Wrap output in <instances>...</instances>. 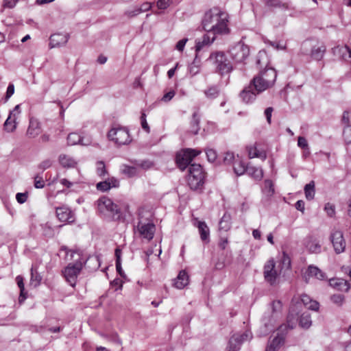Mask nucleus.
I'll use <instances>...</instances> for the list:
<instances>
[{"label":"nucleus","instance_id":"nucleus-1","mask_svg":"<svg viewBox=\"0 0 351 351\" xmlns=\"http://www.w3.org/2000/svg\"><path fill=\"white\" fill-rule=\"evenodd\" d=\"M228 23V14L216 7L206 11L202 19L204 30L215 36L229 33Z\"/></svg>","mask_w":351,"mask_h":351},{"label":"nucleus","instance_id":"nucleus-2","mask_svg":"<svg viewBox=\"0 0 351 351\" xmlns=\"http://www.w3.org/2000/svg\"><path fill=\"white\" fill-rule=\"evenodd\" d=\"M282 303L280 301H274L271 309L265 312L261 319L262 325L258 330V336L265 337L274 330L277 320L280 317Z\"/></svg>","mask_w":351,"mask_h":351},{"label":"nucleus","instance_id":"nucleus-3","mask_svg":"<svg viewBox=\"0 0 351 351\" xmlns=\"http://www.w3.org/2000/svg\"><path fill=\"white\" fill-rule=\"evenodd\" d=\"M277 73L276 70L271 67H267L252 80V84L257 93H261L269 88L271 87L276 80Z\"/></svg>","mask_w":351,"mask_h":351},{"label":"nucleus","instance_id":"nucleus-4","mask_svg":"<svg viewBox=\"0 0 351 351\" xmlns=\"http://www.w3.org/2000/svg\"><path fill=\"white\" fill-rule=\"evenodd\" d=\"M149 212L144 210H139L138 213V223L134 226V230H136L139 235L143 239L150 241L153 239L156 227L152 219Z\"/></svg>","mask_w":351,"mask_h":351},{"label":"nucleus","instance_id":"nucleus-5","mask_svg":"<svg viewBox=\"0 0 351 351\" xmlns=\"http://www.w3.org/2000/svg\"><path fill=\"white\" fill-rule=\"evenodd\" d=\"M98 212L105 218L119 220L121 213L119 206L106 196L101 197L97 202Z\"/></svg>","mask_w":351,"mask_h":351},{"label":"nucleus","instance_id":"nucleus-6","mask_svg":"<svg viewBox=\"0 0 351 351\" xmlns=\"http://www.w3.org/2000/svg\"><path fill=\"white\" fill-rule=\"evenodd\" d=\"M204 172L200 165H190L189 167L188 184L192 190L201 189L204 183Z\"/></svg>","mask_w":351,"mask_h":351},{"label":"nucleus","instance_id":"nucleus-7","mask_svg":"<svg viewBox=\"0 0 351 351\" xmlns=\"http://www.w3.org/2000/svg\"><path fill=\"white\" fill-rule=\"evenodd\" d=\"M209 59L213 60L217 71L221 75L228 74L232 70V66L230 62L222 51L211 53Z\"/></svg>","mask_w":351,"mask_h":351},{"label":"nucleus","instance_id":"nucleus-8","mask_svg":"<svg viewBox=\"0 0 351 351\" xmlns=\"http://www.w3.org/2000/svg\"><path fill=\"white\" fill-rule=\"evenodd\" d=\"M200 153V150L190 148L178 152L176 156L178 167L180 170L184 171L191 164L193 159Z\"/></svg>","mask_w":351,"mask_h":351},{"label":"nucleus","instance_id":"nucleus-9","mask_svg":"<svg viewBox=\"0 0 351 351\" xmlns=\"http://www.w3.org/2000/svg\"><path fill=\"white\" fill-rule=\"evenodd\" d=\"M108 137L119 145L128 144L131 141L129 131L126 128H114L108 133Z\"/></svg>","mask_w":351,"mask_h":351},{"label":"nucleus","instance_id":"nucleus-10","mask_svg":"<svg viewBox=\"0 0 351 351\" xmlns=\"http://www.w3.org/2000/svg\"><path fill=\"white\" fill-rule=\"evenodd\" d=\"M83 267L82 261H76L75 263H69L63 271V275L66 280L71 287H75L77 278Z\"/></svg>","mask_w":351,"mask_h":351},{"label":"nucleus","instance_id":"nucleus-11","mask_svg":"<svg viewBox=\"0 0 351 351\" xmlns=\"http://www.w3.org/2000/svg\"><path fill=\"white\" fill-rule=\"evenodd\" d=\"M231 58L237 62H243L250 54V49L243 43L239 42L230 49Z\"/></svg>","mask_w":351,"mask_h":351},{"label":"nucleus","instance_id":"nucleus-12","mask_svg":"<svg viewBox=\"0 0 351 351\" xmlns=\"http://www.w3.org/2000/svg\"><path fill=\"white\" fill-rule=\"evenodd\" d=\"M263 273L265 280L271 285H275L280 273L276 269V264L273 259L269 260L265 263Z\"/></svg>","mask_w":351,"mask_h":351},{"label":"nucleus","instance_id":"nucleus-13","mask_svg":"<svg viewBox=\"0 0 351 351\" xmlns=\"http://www.w3.org/2000/svg\"><path fill=\"white\" fill-rule=\"evenodd\" d=\"M330 238L335 252L337 254L343 252L346 248V241L343 238V232L340 230H335L331 233Z\"/></svg>","mask_w":351,"mask_h":351},{"label":"nucleus","instance_id":"nucleus-14","mask_svg":"<svg viewBox=\"0 0 351 351\" xmlns=\"http://www.w3.org/2000/svg\"><path fill=\"white\" fill-rule=\"evenodd\" d=\"M311 278H315L319 280H324L326 279V275L317 267L309 265L303 275V278L306 283H309Z\"/></svg>","mask_w":351,"mask_h":351},{"label":"nucleus","instance_id":"nucleus-15","mask_svg":"<svg viewBox=\"0 0 351 351\" xmlns=\"http://www.w3.org/2000/svg\"><path fill=\"white\" fill-rule=\"evenodd\" d=\"M257 91L254 88V86L252 84V81L250 82L248 86L243 88V90L240 93V97L241 100L245 104H251L252 103L256 97Z\"/></svg>","mask_w":351,"mask_h":351},{"label":"nucleus","instance_id":"nucleus-16","mask_svg":"<svg viewBox=\"0 0 351 351\" xmlns=\"http://www.w3.org/2000/svg\"><path fill=\"white\" fill-rule=\"evenodd\" d=\"M42 132L41 124L40 121L34 118L29 119V126L27 128L26 135L28 138H35L38 136Z\"/></svg>","mask_w":351,"mask_h":351},{"label":"nucleus","instance_id":"nucleus-17","mask_svg":"<svg viewBox=\"0 0 351 351\" xmlns=\"http://www.w3.org/2000/svg\"><path fill=\"white\" fill-rule=\"evenodd\" d=\"M333 54L351 64V49L347 46H337L332 49Z\"/></svg>","mask_w":351,"mask_h":351},{"label":"nucleus","instance_id":"nucleus-18","mask_svg":"<svg viewBox=\"0 0 351 351\" xmlns=\"http://www.w3.org/2000/svg\"><path fill=\"white\" fill-rule=\"evenodd\" d=\"M69 38L68 34H54L50 36V48L59 47L65 45Z\"/></svg>","mask_w":351,"mask_h":351},{"label":"nucleus","instance_id":"nucleus-19","mask_svg":"<svg viewBox=\"0 0 351 351\" xmlns=\"http://www.w3.org/2000/svg\"><path fill=\"white\" fill-rule=\"evenodd\" d=\"M56 213L58 219L62 222L72 223L74 221L73 214L67 207H58Z\"/></svg>","mask_w":351,"mask_h":351},{"label":"nucleus","instance_id":"nucleus-20","mask_svg":"<svg viewBox=\"0 0 351 351\" xmlns=\"http://www.w3.org/2000/svg\"><path fill=\"white\" fill-rule=\"evenodd\" d=\"M216 36L214 34H210V32H206L202 38L201 40H196L195 45V51L196 53L202 49L204 47H208L211 45L215 40L216 39Z\"/></svg>","mask_w":351,"mask_h":351},{"label":"nucleus","instance_id":"nucleus-21","mask_svg":"<svg viewBox=\"0 0 351 351\" xmlns=\"http://www.w3.org/2000/svg\"><path fill=\"white\" fill-rule=\"evenodd\" d=\"M329 285L341 291H348L350 289L349 282L342 278H332L329 280Z\"/></svg>","mask_w":351,"mask_h":351},{"label":"nucleus","instance_id":"nucleus-22","mask_svg":"<svg viewBox=\"0 0 351 351\" xmlns=\"http://www.w3.org/2000/svg\"><path fill=\"white\" fill-rule=\"evenodd\" d=\"M189 283V276L184 270L179 272L177 278L174 280L173 285L177 289H183Z\"/></svg>","mask_w":351,"mask_h":351},{"label":"nucleus","instance_id":"nucleus-23","mask_svg":"<svg viewBox=\"0 0 351 351\" xmlns=\"http://www.w3.org/2000/svg\"><path fill=\"white\" fill-rule=\"evenodd\" d=\"M306 247L311 253H319L321 252V245L317 239L310 237L306 242Z\"/></svg>","mask_w":351,"mask_h":351},{"label":"nucleus","instance_id":"nucleus-24","mask_svg":"<svg viewBox=\"0 0 351 351\" xmlns=\"http://www.w3.org/2000/svg\"><path fill=\"white\" fill-rule=\"evenodd\" d=\"M197 227L198 228L201 239L203 241H209L210 230L209 228L204 221H197Z\"/></svg>","mask_w":351,"mask_h":351},{"label":"nucleus","instance_id":"nucleus-25","mask_svg":"<svg viewBox=\"0 0 351 351\" xmlns=\"http://www.w3.org/2000/svg\"><path fill=\"white\" fill-rule=\"evenodd\" d=\"M247 167L248 166L245 165V162L237 156V158L233 164V169L235 174L237 176L243 175L247 171Z\"/></svg>","mask_w":351,"mask_h":351},{"label":"nucleus","instance_id":"nucleus-26","mask_svg":"<svg viewBox=\"0 0 351 351\" xmlns=\"http://www.w3.org/2000/svg\"><path fill=\"white\" fill-rule=\"evenodd\" d=\"M59 162L64 168H72L77 164L76 161L71 156L66 154H60L59 156Z\"/></svg>","mask_w":351,"mask_h":351},{"label":"nucleus","instance_id":"nucleus-27","mask_svg":"<svg viewBox=\"0 0 351 351\" xmlns=\"http://www.w3.org/2000/svg\"><path fill=\"white\" fill-rule=\"evenodd\" d=\"M326 51V47L324 45L315 46L311 49V58L315 60H320L323 58Z\"/></svg>","mask_w":351,"mask_h":351},{"label":"nucleus","instance_id":"nucleus-28","mask_svg":"<svg viewBox=\"0 0 351 351\" xmlns=\"http://www.w3.org/2000/svg\"><path fill=\"white\" fill-rule=\"evenodd\" d=\"M284 343L283 335H277L272 341L267 346L265 351H276L280 346Z\"/></svg>","mask_w":351,"mask_h":351},{"label":"nucleus","instance_id":"nucleus-29","mask_svg":"<svg viewBox=\"0 0 351 351\" xmlns=\"http://www.w3.org/2000/svg\"><path fill=\"white\" fill-rule=\"evenodd\" d=\"M246 173L256 180H261L263 177V169L254 166H248Z\"/></svg>","mask_w":351,"mask_h":351},{"label":"nucleus","instance_id":"nucleus-30","mask_svg":"<svg viewBox=\"0 0 351 351\" xmlns=\"http://www.w3.org/2000/svg\"><path fill=\"white\" fill-rule=\"evenodd\" d=\"M200 116L197 112H195L193 114L192 119L191 121V132L194 134H197L200 129L199 127Z\"/></svg>","mask_w":351,"mask_h":351},{"label":"nucleus","instance_id":"nucleus-31","mask_svg":"<svg viewBox=\"0 0 351 351\" xmlns=\"http://www.w3.org/2000/svg\"><path fill=\"white\" fill-rule=\"evenodd\" d=\"M299 325L300 327L304 329H308L311 327L312 325V321L311 315L307 313H303L299 319Z\"/></svg>","mask_w":351,"mask_h":351},{"label":"nucleus","instance_id":"nucleus-32","mask_svg":"<svg viewBox=\"0 0 351 351\" xmlns=\"http://www.w3.org/2000/svg\"><path fill=\"white\" fill-rule=\"evenodd\" d=\"M220 93L219 87L217 85L208 86L204 90V95L208 99H213L217 98Z\"/></svg>","mask_w":351,"mask_h":351},{"label":"nucleus","instance_id":"nucleus-33","mask_svg":"<svg viewBox=\"0 0 351 351\" xmlns=\"http://www.w3.org/2000/svg\"><path fill=\"white\" fill-rule=\"evenodd\" d=\"M256 64L260 68H267L269 64V58L265 51H260L256 57Z\"/></svg>","mask_w":351,"mask_h":351},{"label":"nucleus","instance_id":"nucleus-34","mask_svg":"<svg viewBox=\"0 0 351 351\" xmlns=\"http://www.w3.org/2000/svg\"><path fill=\"white\" fill-rule=\"evenodd\" d=\"M42 276L37 271L36 268L34 266H32L31 268V285H33L34 287H36L40 284Z\"/></svg>","mask_w":351,"mask_h":351},{"label":"nucleus","instance_id":"nucleus-35","mask_svg":"<svg viewBox=\"0 0 351 351\" xmlns=\"http://www.w3.org/2000/svg\"><path fill=\"white\" fill-rule=\"evenodd\" d=\"M230 219V215L226 213L219 221V229L224 231L230 230L231 227Z\"/></svg>","mask_w":351,"mask_h":351},{"label":"nucleus","instance_id":"nucleus-36","mask_svg":"<svg viewBox=\"0 0 351 351\" xmlns=\"http://www.w3.org/2000/svg\"><path fill=\"white\" fill-rule=\"evenodd\" d=\"M315 182L314 181H311L304 186V193L306 198L308 200H312L315 197Z\"/></svg>","mask_w":351,"mask_h":351},{"label":"nucleus","instance_id":"nucleus-37","mask_svg":"<svg viewBox=\"0 0 351 351\" xmlns=\"http://www.w3.org/2000/svg\"><path fill=\"white\" fill-rule=\"evenodd\" d=\"M237 337L233 335L230 337L227 346V351H239L241 348V341L237 340Z\"/></svg>","mask_w":351,"mask_h":351},{"label":"nucleus","instance_id":"nucleus-38","mask_svg":"<svg viewBox=\"0 0 351 351\" xmlns=\"http://www.w3.org/2000/svg\"><path fill=\"white\" fill-rule=\"evenodd\" d=\"M263 192L268 197H271L274 194V186L273 182L271 180H265L264 181Z\"/></svg>","mask_w":351,"mask_h":351},{"label":"nucleus","instance_id":"nucleus-39","mask_svg":"<svg viewBox=\"0 0 351 351\" xmlns=\"http://www.w3.org/2000/svg\"><path fill=\"white\" fill-rule=\"evenodd\" d=\"M121 250L117 248L115 250V256H116V269L117 273L121 276L125 278V274L121 267Z\"/></svg>","mask_w":351,"mask_h":351},{"label":"nucleus","instance_id":"nucleus-40","mask_svg":"<svg viewBox=\"0 0 351 351\" xmlns=\"http://www.w3.org/2000/svg\"><path fill=\"white\" fill-rule=\"evenodd\" d=\"M17 127V122L11 117H9L5 120L3 124V128L7 132H13Z\"/></svg>","mask_w":351,"mask_h":351},{"label":"nucleus","instance_id":"nucleus-41","mask_svg":"<svg viewBox=\"0 0 351 351\" xmlns=\"http://www.w3.org/2000/svg\"><path fill=\"white\" fill-rule=\"evenodd\" d=\"M200 68V60L197 58V53L193 61V62L189 66V71L191 75H195L199 72Z\"/></svg>","mask_w":351,"mask_h":351},{"label":"nucleus","instance_id":"nucleus-42","mask_svg":"<svg viewBox=\"0 0 351 351\" xmlns=\"http://www.w3.org/2000/svg\"><path fill=\"white\" fill-rule=\"evenodd\" d=\"M121 173L129 178L134 177L136 173V168L135 167L129 166L127 165H122L120 169Z\"/></svg>","mask_w":351,"mask_h":351},{"label":"nucleus","instance_id":"nucleus-43","mask_svg":"<svg viewBox=\"0 0 351 351\" xmlns=\"http://www.w3.org/2000/svg\"><path fill=\"white\" fill-rule=\"evenodd\" d=\"M16 281L18 285V287L20 289V296L19 301L24 300L26 299L27 293L25 292V285L23 282V278L21 276H17L16 278Z\"/></svg>","mask_w":351,"mask_h":351},{"label":"nucleus","instance_id":"nucleus-44","mask_svg":"<svg viewBox=\"0 0 351 351\" xmlns=\"http://www.w3.org/2000/svg\"><path fill=\"white\" fill-rule=\"evenodd\" d=\"M42 234L46 237H53L54 235V230L49 223L40 224Z\"/></svg>","mask_w":351,"mask_h":351},{"label":"nucleus","instance_id":"nucleus-45","mask_svg":"<svg viewBox=\"0 0 351 351\" xmlns=\"http://www.w3.org/2000/svg\"><path fill=\"white\" fill-rule=\"evenodd\" d=\"M67 142L70 145L80 144L82 142V136L75 132L70 133L67 136Z\"/></svg>","mask_w":351,"mask_h":351},{"label":"nucleus","instance_id":"nucleus-46","mask_svg":"<svg viewBox=\"0 0 351 351\" xmlns=\"http://www.w3.org/2000/svg\"><path fill=\"white\" fill-rule=\"evenodd\" d=\"M264 43L277 50H282L286 49L285 44L282 42L271 41L268 39H264Z\"/></svg>","mask_w":351,"mask_h":351},{"label":"nucleus","instance_id":"nucleus-47","mask_svg":"<svg viewBox=\"0 0 351 351\" xmlns=\"http://www.w3.org/2000/svg\"><path fill=\"white\" fill-rule=\"evenodd\" d=\"M234 337H237V340L239 341H241V343L242 344L244 341L250 340L252 338V334L250 331H245L241 335L235 334L233 335Z\"/></svg>","mask_w":351,"mask_h":351},{"label":"nucleus","instance_id":"nucleus-48","mask_svg":"<svg viewBox=\"0 0 351 351\" xmlns=\"http://www.w3.org/2000/svg\"><path fill=\"white\" fill-rule=\"evenodd\" d=\"M108 173L106 169L105 164L103 161H98L97 162V174L99 177H104Z\"/></svg>","mask_w":351,"mask_h":351},{"label":"nucleus","instance_id":"nucleus-49","mask_svg":"<svg viewBox=\"0 0 351 351\" xmlns=\"http://www.w3.org/2000/svg\"><path fill=\"white\" fill-rule=\"evenodd\" d=\"M34 185L36 189H43L45 186V181L42 176L36 175L34 178Z\"/></svg>","mask_w":351,"mask_h":351},{"label":"nucleus","instance_id":"nucleus-50","mask_svg":"<svg viewBox=\"0 0 351 351\" xmlns=\"http://www.w3.org/2000/svg\"><path fill=\"white\" fill-rule=\"evenodd\" d=\"M131 162L132 163H134V165L139 166L141 168L145 169H149L153 165V163L149 160L138 161V160H135L131 161Z\"/></svg>","mask_w":351,"mask_h":351},{"label":"nucleus","instance_id":"nucleus-51","mask_svg":"<svg viewBox=\"0 0 351 351\" xmlns=\"http://www.w3.org/2000/svg\"><path fill=\"white\" fill-rule=\"evenodd\" d=\"M293 326H292V325L291 326L289 324H281L278 328V332L277 335H283V336L285 337V335L287 334L288 330L293 329Z\"/></svg>","mask_w":351,"mask_h":351},{"label":"nucleus","instance_id":"nucleus-52","mask_svg":"<svg viewBox=\"0 0 351 351\" xmlns=\"http://www.w3.org/2000/svg\"><path fill=\"white\" fill-rule=\"evenodd\" d=\"M343 136L347 143H351V125H347L344 128Z\"/></svg>","mask_w":351,"mask_h":351},{"label":"nucleus","instance_id":"nucleus-53","mask_svg":"<svg viewBox=\"0 0 351 351\" xmlns=\"http://www.w3.org/2000/svg\"><path fill=\"white\" fill-rule=\"evenodd\" d=\"M324 210L330 217H332L335 215V207L330 203L325 204Z\"/></svg>","mask_w":351,"mask_h":351},{"label":"nucleus","instance_id":"nucleus-54","mask_svg":"<svg viewBox=\"0 0 351 351\" xmlns=\"http://www.w3.org/2000/svg\"><path fill=\"white\" fill-rule=\"evenodd\" d=\"M344 298V295L342 294H334L331 296L332 302L339 306L343 304Z\"/></svg>","mask_w":351,"mask_h":351},{"label":"nucleus","instance_id":"nucleus-55","mask_svg":"<svg viewBox=\"0 0 351 351\" xmlns=\"http://www.w3.org/2000/svg\"><path fill=\"white\" fill-rule=\"evenodd\" d=\"M96 187H97V190L102 191V192H105V191H107L108 190L110 189L109 183L108 182L107 180H106L103 182H98L97 184Z\"/></svg>","mask_w":351,"mask_h":351},{"label":"nucleus","instance_id":"nucleus-56","mask_svg":"<svg viewBox=\"0 0 351 351\" xmlns=\"http://www.w3.org/2000/svg\"><path fill=\"white\" fill-rule=\"evenodd\" d=\"M236 160L234 153L228 152L225 154L223 161L226 164H234Z\"/></svg>","mask_w":351,"mask_h":351},{"label":"nucleus","instance_id":"nucleus-57","mask_svg":"<svg viewBox=\"0 0 351 351\" xmlns=\"http://www.w3.org/2000/svg\"><path fill=\"white\" fill-rule=\"evenodd\" d=\"M206 154L207 159L209 162H214L217 158V153L215 150L213 149H206Z\"/></svg>","mask_w":351,"mask_h":351},{"label":"nucleus","instance_id":"nucleus-58","mask_svg":"<svg viewBox=\"0 0 351 351\" xmlns=\"http://www.w3.org/2000/svg\"><path fill=\"white\" fill-rule=\"evenodd\" d=\"M14 93V85L10 83L6 90L5 96V102H6Z\"/></svg>","mask_w":351,"mask_h":351},{"label":"nucleus","instance_id":"nucleus-59","mask_svg":"<svg viewBox=\"0 0 351 351\" xmlns=\"http://www.w3.org/2000/svg\"><path fill=\"white\" fill-rule=\"evenodd\" d=\"M28 197V193H18L16 195V199L19 204L25 203Z\"/></svg>","mask_w":351,"mask_h":351},{"label":"nucleus","instance_id":"nucleus-60","mask_svg":"<svg viewBox=\"0 0 351 351\" xmlns=\"http://www.w3.org/2000/svg\"><path fill=\"white\" fill-rule=\"evenodd\" d=\"M141 126H142L143 129L145 130L147 133H149L150 131V129H149V127L147 122L146 114L145 112L141 113Z\"/></svg>","mask_w":351,"mask_h":351},{"label":"nucleus","instance_id":"nucleus-61","mask_svg":"<svg viewBox=\"0 0 351 351\" xmlns=\"http://www.w3.org/2000/svg\"><path fill=\"white\" fill-rule=\"evenodd\" d=\"M176 92L174 90H170L165 94L161 98L160 101L163 102H169L175 96Z\"/></svg>","mask_w":351,"mask_h":351},{"label":"nucleus","instance_id":"nucleus-62","mask_svg":"<svg viewBox=\"0 0 351 351\" xmlns=\"http://www.w3.org/2000/svg\"><path fill=\"white\" fill-rule=\"evenodd\" d=\"M170 1H171L167 0H158L157 7L158 8V9L165 10L169 6Z\"/></svg>","mask_w":351,"mask_h":351},{"label":"nucleus","instance_id":"nucleus-63","mask_svg":"<svg viewBox=\"0 0 351 351\" xmlns=\"http://www.w3.org/2000/svg\"><path fill=\"white\" fill-rule=\"evenodd\" d=\"M139 7H136L132 10H129L125 12V14L129 17H134L141 14Z\"/></svg>","mask_w":351,"mask_h":351},{"label":"nucleus","instance_id":"nucleus-64","mask_svg":"<svg viewBox=\"0 0 351 351\" xmlns=\"http://www.w3.org/2000/svg\"><path fill=\"white\" fill-rule=\"evenodd\" d=\"M274 111V108L272 107H268L265 110L264 114L266 117L267 121L269 124L271 123V114Z\"/></svg>","mask_w":351,"mask_h":351}]
</instances>
